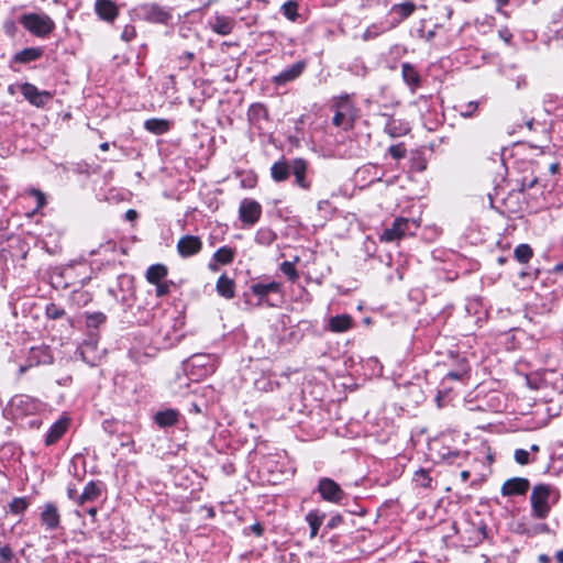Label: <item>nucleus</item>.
I'll use <instances>...</instances> for the list:
<instances>
[{"mask_svg": "<svg viewBox=\"0 0 563 563\" xmlns=\"http://www.w3.org/2000/svg\"><path fill=\"white\" fill-rule=\"evenodd\" d=\"M355 322L351 314L342 313L331 317L328 321V330L332 333H343L354 328Z\"/></svg>", "mask_w": 563, "mask_h": 563, "instance_id": "obj_23", "label": "nucleus"}, {"mask_svg": "<svg viewBox=\"0 0 563 563\" xmlns=\"http://www.w3.org/2000/svg\"><path fill=\"white\" fill-rule=\"evenodd\" d=\"M514 460L517 464L525 466L537 461L536 457H531L530 453L525 449H516L514 452Z\"/></svg>", "mask_w": 563, "mask_h": 563, "instance_id": "obj_42", "label": "nucleus"}, {"mask_svg": "<svg viewBox=\"0 0 563 563\" xmlns=\"http://www.w3.org/2000/svg\"><path fill=\"white\" fill-rule=\"evenodd\" d=\"M71 301L78 306L84 307L87 306L89 302L92 301V294L88 290H74L71 292Z\"/></svg>", "mask_w": 563, "mask_h": 563, "instance_id": "obj_39", "label": "nucleus"}, {"mask_svg": "<svg viewBox=\"0 0 563 563\" xmlns=\"http://www.w3.org/2000/svg\"><path fill=\"white\" fill-rule=\"evenodd\" d=\"M174 285L172 280H163L155 284V296L158 298L165 297L170 292V286Z\"/></svg>", "mask_w": 563, "mask_h": 563, "instance_id": "obj_45", "label": "nucleus"}, {"mask_svg": "<svg viewBox=\"0 0 563 563\" xmlns=\"http://www.w3.org/2000/svg\"><path fill=\"white\" fill-rule=\"evenodd\" d=\"M551 561H552L551 558L545 553L539 554V556H538L539 563H551Z\"/></svg>", "mask_w": 563, "mask_h": 563, "instance_id": "obj_59", "label": "nucleus"}, {"mask_svg": "<svg viewBox=\"0 0 563 563\" xmlns=\"http://www.w3.org/2000/svg\"><path fill=\"white\" fill-rule=\"evenodd\" d=\"M412 481L417 487L432 488V477L430 472L424 468H419L413 473Z\"/></svg>", "mask_w": 563, "mask_h": 563, "instance_id": "obj_33", "label": "nucleus"}, {"mask_svg": "<svg viewBox=\"0 0 563 563\" xmlns=\"http://www.w3.org/2000/svg\"><path fill=\"white\" fill-rule=\"evenodd\" d=\"M317 490L323 500L331 504H341L345 496L341 486L329 477H322L319 481Z\"/></svg>", "mask_w": 563, "mask_h": 563, "instance_id": "obj_10", "label": "nucleus"}, {"mask_svg": "<svg viewBox=\"0 0 563 563\" xmlns=\"http://www.w3.org/2000/svg\"><path fill=\"white\" fill-rule=\"evenodd\" d=\"M331 111L333 112L332 124L345 132L354 129L360 117V110L354 100V93L342 92L331 99Z\"/></svg>", "mask_w": 563, "mask_h": 563, "instance_id": "obj_3", "label": "nucleus"}, {"mask_svg": "<svg viewBox=\"0 0 563 563\" xmlns=\"http://www.w3.org/2000/svg\"><path fill=\"white\" fill-rule=\"evenodd\" d=\"M471 378V368L468 366L467 363H464L460 366L459 369L456 371H450L442 379L441 382V385L444 386L445 385V382L446 380H457V382H461V383H467L468 379ZM450 390V388H446V387H443L442 390H439L438 391V395H437V401L439 404V407H441L442 405L440 404V400L442 399V397H444L448 391Z\"/></svg>", "mask_w": 563, "mask_h": 563, "instance_id": "obj_20", "label": "nucleus"}, {"mask_svg": "<svg viewBox=\"0 0 563 563\" xmlns=\"http://www.w3.org/2000/svg\"><path fill=\"white\" fill-rule=\"evenodd\" d=\"M69 423L70 419L67 417H62L55 421L46 433L45 445L51 446L56 444L66 434Z\"/></svg>", "mask_w": 563, "mask_h": 563, "instance_id": "obj_21", "label": "nucleus"}, {"mask_svg": "<svg viewBox=\"0 0 563 563\" xmlns=\"http://www.w3.org/2000/svg\"><path fill=\"white\" fill-rule=\"evenodd\" d=\"M235 25L236 21L233 16L224 15L219 12H216V14L208 21L209 29L221 36L231 34Z\"/></svg>", "mask_w": 563, "mask_h": 563, "instance_id": "obj_17", "label": "nucleus"}, {"mask_svg": "<svg viewBox=\"0 0 563 563\" xmlns=\"http://www.w3.org/2000/svg\"><path fill=\"white\" fill-rule=\"evenodd\" d=\"M66 314V311L60 306L51 302L45 307V316L49 320H57L63 318Z\"/></svg>", "mask_w": 563, "mask_h": 563, "instance_id": "obj_41", "label": "nucleus"}, {"mask_svg": "<svg viewBox=\"0 0 563 563\" xmlns=\"http://www.w3.org/2000/svg\"><path fill=\"white\" fill-rule=\"evenodd\" d=\"M249 530L256 537H262L264 534V526L261 522H255L249 527Z\"/></svg>", "mask_w": 563, "mask_h": 563, "instance_id": "obj_53", "label": "nucleus"}, {"mask_svg": "<svg viewBox=\"0 0 563 563\" xmlns=\"http://www.w3.org/2000/svg\"><path fill=\"white\" fill-rule=\"evenodd\" d=\"M3 30L7 35L14 36L18 31V27L13 20H8L3 23Z\"/></svg>", "mask_w": 563, "mask_h": 563, "instance_id": "obj_52", "label": "nucleus"}, {"mask_svg": "<svg viewBox=\"0 0 563 563\" xmlns=\"http://www.w3.org/2000/svg\"><path fill=\"white\" fill-rule=\"evenodd\" d=\"M551 274H561L563 273V262L558 263L554 265V267L550 271Z\"/></svg>", "mask_w": 563, "mask_h": 563, "instance_id": "obj_58", "label": "nucleus"}, {"mask_svg": "<svg viewBox=\"0 0 563 563\" xmlns=\"http://www.w3.org/2000/svg\"><path fill=\"white\" fill-rule=\"evenodd\" d=\"M179 417L180 413L177 409L168 408L156 412L154 416V422L159 428H170L179 422Z\"/></svg>", "mask_w": 563, "mask_h": 563, "instance_id": "obj_25", "label": "nucleus"}, {"mask_svg": "<svg viewBox=\"0 0 563 563\" xmlns=\"http://www.w3.org/2000/svg\"><path fill=\"white\" fill-rule=\"evenodd\" d=\"M236 256V249L229 245L219 247L212 255L211 262L208 264V268L211 272H218L219 266H227L233 263Z\"/></svg>", "mask_w": 563, "mask_h": 563, "instance_id": "obj_19", "label": "nucleus"}, {"mask_svg": "<svg viewBox=\"0 0 563 563\" xmlns=\"http://www.w3.org/2000/svg\"><path fill=\"white\" fill-rule=\"evenodd\" d=\"M168 267L165 264L157 263L147 267L145 279L148 284L155 285L166 279L168 276Z\"/></svg>", "mask_w": 563, "mask_h": 563, "instance_id": "obj_28", "label": "nucleus"}, {"mask_svg": "<svg viewBox=\"0 0 563 563\" xmlns=\"http://www.w3.org/2000/svg\"><path fill=\"white\" fill-rule=\"evenodd\" d=\"M20 91L24 99L36 108H44L53 98V92L47 90H38V88L31 82L22 84L20 86Z\"/></svg>", "mask_w": 563, "mask_h": 563, "instance_id": "obj_12", "label": "nucleus"}, {"mask_svg": "<svg viewBox=\"0 0 563 563\" xmlns=\"http://www.w3.org/2000/svg\"><path fill=\"white\" fill-rule=\"evenodd\" d=\"M136 36H137L136 27L134 24L130 23V24L124 25V27L121 32L120 38L125 43H130L133 40H135Z\"/></svg>", "mask_w": 563, "mask_h": 563, "instance_id": "obj_44", "label": "nucleus"}, {"mask_svg": "<svg viewBox=\"0 0 563 563\" xmlns=\"http://www.w3.org/2000/svg\"><path fill=\"white\" fill-rule=\"evenodd\" d=\"M410 131V128L407 123H404L401 120L389 115L387 122L384 126V132L388 134L390 137H400L406 135Z\"/></svg>", "mask_w": 563, "mask_h": 563, "instance_id": "obj_27", "label": "nucleus"}, {"mask_svg": "<svg viewBox=\"0 0 563 563\" xmlns=\"http://www.w3.org/2000/svg\"><path fill=\"white\" fill-rule=\"evenodd\" d=\"M170 122L166 119L151 118L144 122V129L154 135H163L170 130Z\"/></svg>", "mask_w": 563, "mask_h": 563, "instance_id": "obj_29", "label": "nucleus"}, {"mask_svg": "<svg viewBox=\"0 0 563 563\" xmlns=\"http://www.w3.org/2000/svg\"><path fill=\"white\" fill-rule=\"evenodd\" d=\"M100 496H101L100 485L95 481H90L84 487L82 493L80 495H78V497L76 499V504L78 506H82L86 503L96 501Z\"/></svg>", "mask_w": 563, "mask_h": 563, "instance_id": "obj_26", "label": "nucleus"}, {"mask_svg": "<svg viewBox=\"0 0 563 563\" xmlns=\"http://www.w3.org/2000/svg\"><path fill=\"white\" fill-rule=\"evenodd\" d=\"M344 519L341 515H334L327 522L325 528L329 530L335 529L343 523Z\"/></svg>", "mask_w": 563, "mask_h": 563, "instance_id": "obj_51", "label": "nucleus"}, {"mask_svg": "<svg viewBox=\"0 0 563 563\" xmlns=\"http://www.w3.org/2000/svg\"><path fill=\"white\" fill-rule=\"evenodd\" d=\"M298 9L299 4L296 0H288L282 5L280 11L287 20L296 22L299 18Z\"/></svg>", "mask_w": 563, "mask_h": 563, "instance_id": "obj_34", "label": "nucleus"}, {"mask_svg": "<svg viewBox=\"0 0 563 563\" xmlns=\"http://www.w3.org/2000/svg\"><path fill=\"white\" fill-rule=\"evenodd\" d=\"M461 479L462 482H467L471 477V472L470 471H462L461 474Z\"/></svg>", "mask_w": 563, "mask_h": 563, "instance_id": "obj_62", "label": "nucleus"}, {"mask_svg": "<svg viewBox=\"0 0 563 563\" xmlns=\"http://www.w3.org/2000/svg\"><path fill=\"white\" fill-rule=\"evenodd\" d=\"M139 15L148 23L167 25L172 19V10L156 2H146L137 7Z\"/></svg>", "mask_w": 563, "mask_h": 563, "instance_id": "obj_6", "label": "nucleus"}, {"mask_svg": "<svg viewBox=\"0 0 563 563\" xmlns=\"http://www.w3.org/2000/svg\"><path fill=\"white\" fill-rule=\"evenodd\" d=\"M250 289L251 292L257 298V306L274 307L275 305L269 302V295H283V285L276 280H272L267 284L254 283L251 285Z\"/></svg>", "mask_w": 563, "mask_h": 563, "instance_id": "obj_8", "label": "nucleus"}, {"mask_svg": "<svg viewBox=\"0 0 563 563\" xmlns=\"http://www.w3.org/2000/svg\"><path fill=\"white\" fill-rule=\"evenodd\" d=\"M300 261L299 256H295L294 262L285 261L279 265V269L291 283H296L299 279V273L296 268V263Z\"/></svg>", "mask_w": 563, "mask_h": 563, "instance_id": "obj_32", "label": "nucleus"}, {"mask_svg": "<svg viewBox=\"0 0 563 563\" xmlns=\"http://www.w3.org/2000/svg\"><path fill=\"white\" fill-rule=\"evenodd\" d=\"M306 68H307L306 60H303V59L297 60L296 63H294L288 68L284 69L279 74L273 76L272 77V82L275 86H285L288 82L294 81L297 78H299L303 74Z\"/></svg>", "mask_w": 563, "mask_h": 563, "instance_id": "obj_16", "label": "nucleus"}, {"mask_svg": "<svg viewBox=\"0 0 563 563\" xmlns=\"http://www.w3.org/2000/svg\"><path fill=\"white\" fill-rule=\"evenodd\" d=\"M325 518V514L320 511L319 509L310 510L306 515V521L309 525L310 533L309 537L311 539L316 538L318 536L319 529L323 523V520Z\"/></svg>", "mask_w": 563, "mask_h": 563, "instance_id": "obj_30", "label": "nucleus"}, {"mask_svg": "<svg viewBox=\"0 0 563 563\" xmlns=\"http://www.w3.org/2000/svg\"><path fill=\"white\" fill-rule=\"evenodd\" d=\"M401 78L411 93H416L422 87L423 78L419 69L411 63L401 64Z\"/></svg>", "mask_w": 563, "mask_h": 563, "instance_id": "obj_18", "label": "nucleus"}, {"mask_svg": "<svg viewBox=\"0 0 563 563\" xmlns=\"http://www.w3.org/2000/svg\"><path fill=\"white\" fill-rule=\"evenodd\" d=\"M561 499L558 487L550 483H538L531 488L530 508L531 517L536 520H545L551 509Z\"/></svg>", "mask_w": 563, "mask_h": 563, "instance_id": "obj_2", "label": "nucleus"}, {"mask_svg": "<svg viewBox=\"0 0 563 563\" xmlns=\"http://www.w3.org/2000/svg\"><path fill=\"white\" fill-rule=\"evenodd\" d=\"M14 558V552L9 544L0 548V563H10Z\"/></svg>", "mask_w": 563, "mask_h": 563, "instance_id": "obj_47", "label": "nucleus"}, {"mask_svg": "<svg viewBox=\"0 0 563 563\" xmlns=\"http://www.w3.org/2000/svg\"><path fill=\"white\" fill-rule=\"evenodd\" d=\"M93 10L98 19L107 24H113L120 15V7L113 0H96Z\"/></svg>", "mask_w": 563, "mask_h": 563, "instance_id": "obj_14", "label": "nucleus"}, {"mask_svg": "<svg viewBox=\"0 0 563 563\" xmlns=\"http://www.w3.org/2000/svg\"><path fill=\"white\" fill-rule=\"evenodd\" d=\"M107 321V316L103 312L86 313V324L88 328L98 329Z\"/></svg>", "mask_w": 563, "mask_h": 563, "instance_id": "obj_40", "label": "nucleus"}, {"mask_svg": "<svg viewBox=\"0 0 563 563\" xmlns=\"http://www.w3.org/2000/svg\"><path fill=\"white\" fill-rule=\"evenodd\" d=\"M120 439H121L120 446H122V448L128 446V448H130V451L132 453H136L135 443H134L132 435L122 433L120 435Z\"/></svg>", "mask_w": 563, "mask_h": 563, "instance_id": "obj_48", "label": "nucleus"}, {"mask_svg": "<svg viewBox=\"0 0 563 563\" xmlns=\"http://www.w3.org/2000/svg\"><path fill=\"white\" fill-rule=\"evenodd\" d=\"M533 256L534 251L528 243L518 244L514 250V257L521 265H527Z\"/></svg>", "mask_w": 563, "mask_h": 563, "instance_id": "obj_31", "label": "nucleus"}, {"mask_svg": "<svg viewBox=\"0 0 563 563\" xmlns=\"http://www.w3.org/2000/svg\"><path fill=\"white\" fill-rule=\"evenodd\" d=\"M531 483L527 477H510L500 486L503 497H525L530 490Z\"/></svg>", "mask_w": 563, "mask_h": 563, "instance_id": "obj_11", "label": "nucleus"}, {"mask_svg": "<svg viewBox=\"0 0 563 563\" xmlns=\"http://www.w3.org/2000/svg\"><path fill=\"white\" fill-rule=\"evenodd\" d=\"M262 206L258 201L244 198L239 208V219L247 227L255 225L262 217Z\"/></svg>", "mask_w": 563, "mask_h": 563, "instance_id": "obj_9", "label": "nucleus"}, {"mask_svg": "<svg viewBox=\"0 0 563 563\" xmlns=\"http://www.w3.org/2000/svg\"><path fill=\"white\" fill-rule=\"evenodd\" d=\"M97 512H98V510H97V508H96V507H91V508L87 509V514H88L90 517H92L93 519L96 518Z\"/></svg>", "mask_w": 563, "mask_h": 563, "instance_id": "obj_64", "label": "nucleus"}, {"mask_svg": "<svg viewBox=\"0 0 563 563\" xmlns=\"http://www.w3.org/2000/svg\"><path fill=\"white\" fill-rule=\"evenodd\" d=\"M25 195L32 196L36 200V208L31 213L32 216L35 214L36 212H38L41 209H43L46 206V203H47L45 194L42 190L37 189V188H29V189H26L25 190Z\"/></svg>", "mask_w": 563, "mask_h": 563, "instance_id": "obj_38", "label": "nucleus"}, {"mask_svg": "<svg viewBox=\"0 0 563 563\" xmlns=\"http://www.w3.org/2000/svg\"><path fill=\"white\" fill-rule=\"evenodd\" d=\"M137 212L136 210L134 209H129L126 212H125V219L129 220V221H133L137 218Z\"/></svg>", "mask_w": 563, "mask_h": 563, "instance_id": "obj_56", "label": "nucleus"}, {"mask_svg": "<svg viewBox=\"0 0 563 563\" xmlns=\"http://www.w3.org/2000/svg\"><path fill=\"white\" fill-rule=\"evenodd\" d=\"M30 506V499L25 496L14 497L9 504V510L13 515H22Z\"/></svg>", "mask_w": 563, "mask_h": 563, "instance_id": "obj_37", "label": "nucleus"}, {"mask_svg": "<svg viewBox=\"0 0 563 563\" xmlns=\"http://www.w3.org/2000/svg\"><path fill=\"white\" fill-rule=\"evenodd\" d=\"M560 168H561V165L559 162H551L549 164V172L552 174V175H555L560 172Z\"/></svg>", "mask_w": 563, "mask_h": 563, "instance_id": "obj_55", "label": "nucleus"}, {"mask_svg": "<svg viewBox=\"0 0 563 563\" xmlns=\"http://www.w3.org/2000/svg\"><path fill=\"white\" fill-rule=\"evenodd\" d=\"M499 34L504 38L505 42H509L511 38V34L507 30L500 31Z\"/></svg>", "mask_w": 563, "mask_h": 563, "instance_id": "obj_63", "label": "nucleus"}, {"mask_svg": "<svg viewBox=\"0 0 563 563\" xmlns=\"http://www.w3.org/2000/svg\"><path fill=\"white\" fill-rule=\"evenodd\" d=\"M67 495H68V497H69L70 499H73V500L76 503V499H77V497H78V494H77L76 488H74V487H68V488H67Z\"/></svg>", "mask_w": 563, "mask_h": 563, "instance_id": "obj_57", "label": "nucleus"}, {"mask_svg": "<svg viewBox=\"0 0 563 563\" xmlns=\"http://www.w3.org/2000/svg\"><path fill=\"white\" fill-rule=\"evenodd\" d=\"M415 10L416 4L411 1L394 4L391 7V12L398 14L401 21L408 19L415 12Z\"/></svg>", "mask_w": 563, "mask_h": 563, "instance_id": "obj_35", "label": "nucleus"}, {"mask_svg": "<svg viewBox=\"0 0 563 563\" xmlns=\"http://www.w3.org/2000/svg\"><path fill=\"white\" fill-rule=\"evenodd\" d=\"M538 181H539L538 177H532V178L523 177L521 180L519 190L521 192H523L528 189H531L538 184Z\"/></svg>", "mask_w": 563, "mask_h": 563, "instance_id": "obj_49", "label": "nucleus"}, {"mask_svg": "<svg viewBox=\"0 0 563 563\" xmlns=\"http://www.w3.org/2000/svg\"><path fill=\"white\" fill-rule=\"evenodd\" d=\"M477 108H478L477 101H470L465 106V109L461 111V114L465 118L472 117L476 112Z\"/></svg>", "mask_w": 563, "mask_h": 563, "instance_id": "obj_50", "label": "nucleus"}, {"mask_svg": "<svg viewBox=\"0 0 563 563\" xmlns=\"http://www.w3.org/2000/svg\"><path fill=\"white\" fill-rule=\"evenodd\" d=\"M43 55L44 48L41 46L25 47L12 56V63L25 65L41 59Z\"/></svg>", "mask_w": 563, "mask_h": 563, "instance_id": "obj_24", "label": "nucleus"}, {"mask_svg": "<svg viewBox=\"0 0 563 563\" xmlns=\"http://www.w3.org/2000/svg\"><path fill=\"white\" fill-rule=\"evenodd\" d=\"M40 521L46 531H55L60 528L62 516L56 504L48 501L44 504L40 514Z\"/></svg>", "mask_w": 563, "mask_h": 563, "instance_id": "obj_13", "label": "nucleus"}, {"mask_svg": "<svg viewBox=\"0 0 563 563\" xmlns=\"http://www.w3.org/2000/svg\"><path fill=\"white\" fill-rule=\"evenodd\" d=\"M388 154L394 159H397V161L402 159L407 155V147H406L405 143H402V142L393 144L388 147Z\"/></svg>", "mask_w": 563, "mask_h": 563, "instance_id": "obj_43", "label": "nucleus"}, {"mask_svg": "<svg viewBox=\"0 0 563 563\" xmlns=\"http://www.w3.org/2000/svg\"><path fill=\"white\" fill-rule=\"evenodd\" d=\"M19 22L24 30L38 38H47L56 27L54 20L46 13H23Z\"/></svg>", "mask_w": 563, "mask_h": 563, "instance_id": "obj_4", "label": "nucleus"}, {"mask_svg": "<svg viewBox=\"0 0 563 563\" xmlns=\"http://www.w3.org/2000/svg\"><path fill=\"white\" fill-rule=\"evenodd\" d=\"M217 294L227 300H231L236 295V284L227 273L221 274L216 283Z\"/></svg>", "mask_w": 563, "mask_h": 563, "instance_id": "obj_22", "label": "nucleus"}, {"mask_svg": "<svg viewBox=\"0 0 563 563\" xmlns=\"http://www.w3.org/2000/svg\"><path fill=\"white\" fill-rule=\"evenodd\" d=\"M203 243L198 235L187 234L181 236L176 245L178 255L188 258L199 254L202 251Z\"/></svg>", "mask_w": 563, "mask_h": 563, "instance_id": "obj_15", "label": "nucleus"}, {"mask_svg": "<svg viewBox=\"0 0 563 563\" xmlns=\"http://www.w3.org/2000/svg\"><path fill=\"white\" fill-rule=\"evenodd\" d=\"M531 147L540 148V154L543 156H545V155L551 156L553 154L549 147L547 150L543 147H538V146H533V145H531Z\"/></svg>", "mask_w": 563, "mask_h": 563, "instance_id": "obj_61", "label": "nucleus"}, {"mask_svg": "<svg viewBox=\"0 0 563 563\" xmlns=\"http://www.w3.org/2000/svg\"><path fill=\"white\" fill-rule=\"evenodd\" d=\"M118 253V243L113 240H108L101 243L96 250L90 251V255H112Z\"/></svg>", "mask_w": 563, "mask_h": 563, "instance_id": "obj_36", "label": "nucleus"}, {"mask_svg": "<svg viewBox=\"0 0 563 563\" xmlns=\"http://www.w3.org/2000/svg\"><path fill=\"white\" fill-rule=\"evenodd\" d=\"M54 356L48 346H33L30 349L26 363L19 367V375H23L30 368L38 365H51Z\"/></svg>", "mask_w": 563, "mask_h": 563, "instance_id": "obj_7", "label": "nucleus"}, {"mask_svg": "<svg viewBox=\"0 0 563 563\" xmlns=\"http://www.w3.org/2000/svg\"><path fill=\"white\" fill-rule=\"evenodd\" d=\"M418 228L419 223L415 219L397 217L391 227L383 230L378 239L383 243H393L406 236L415 235Z\"/></svg>", "mask_w": 563, "mask_h": 563, "instance_id": "obj_5", "label": "nucleus"}, {"mask_svg": "<svg viewBox=\"0 0 563 563\" xmlns=\"http://www.w3.org/2000/svg\"><path fill=\"white\" fill-rule=\"evenodd\" d=\"M309 167V162L302 157H297L289 162L285 156H282L272 165L271 177L275 183H285L292 175L294 186L308 191L312 187Z\"/></svg>", "mask_w": 563, "mask_h": 563, "instance_id": "obj_1", "label": "nucleus"}, {"mask_svg": "<svg viewBox=\"0 0 563 563\" xmlns=\"http://www.w3.org/2000/svg\"><path fill=\"white\" fill-rule=\"evenodd\" d=\"M461 456L459 451L449 452L448 455H443V460L448 461V463L452 464L454 459Z\"/></svg>", "mask_w": 563, "mask_h": 563, "instance_id": "obj_54", "label": "nucleus"}, {"mask_svg": "<svg viewBox=\"0 0 563 563\" xmlns=\"http://www.w3.org/2000/svg\"><path fill=\"white\" fill-rule=\"evenodd\" d=\"M554 559L556 563H563V548L555 552Z\"/></svg>", "mask_w": 563, "mask_h": 563, "instance_id": "obj_60", "label": "nucleus"}, {"mask_svg": "<svg viewBox=\"0 0 563 563\" xmlns=\"http://www.w3.org/2000/svg\"><path fill=\"white\" fill-rule=\"evenodd\" d=\"M195 59L194 52H186L185 54L177 57L179 69H187Z\"/></svg>", "mask_w": 563, "mask_h": 563, "instance_id": "obj_46", "label": "nucleus"}]
</instances>
